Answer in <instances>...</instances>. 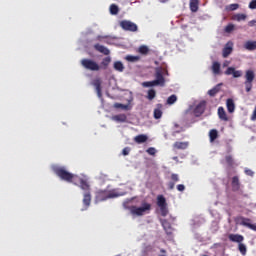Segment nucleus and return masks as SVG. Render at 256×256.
Wrapping results in <instances>:
<instances>
[{"mask_svg":"<svg viewBox=\"0 0 256 256\" xmlns=\"http://www.w3.org/2000/svg\"><path fill=\"white\" fill-rule=\"evenodd\" d=\"M80 189L84 191L83 195V205L85 209H87L91 205V186L89 185V182H87L86 179L80 178Z\"/></svg>","mask_w":256,"mask_h":256,"instance_id":"nucleus-1","label":"nucleus"},{"mask_svg":"<svg viewBox=\"0 0 256 256\" xmlns=\"http://www.w3.org/2000/svg\"><path fill=\"white\" fill-rule=\"evenodd\" d=\"M54 173L62 179V181H66L67 183H73V179H75V175L67 171L63 167L54 168Z\"/></svg>","mask_w":256,"mask_h":256,"instance_id":"nucleus-2","label":"nucleus"},{"mask_svg":"<svg viewBox=\"0 0 256 256\" xmlns=\"http://www.w3.org/2000/svg\"><path fill=\"white\" fill-rule=\"evenodd\" d=\"M80 63L87 71H101V66L93 59L84 58Z\"/></svg>","mask_w":256,"mask_h":256,"instance_id":"nucleus-3","label":"nucleus"},{"mask_svg":"<svg viewBox=\"0 0 256 256\" xmlns=\"http://www.w3.org/2000/svg\"><path fill=\"white\" fill-rule=\"evenodd\" d=\"M244 79L246 93H250L253 89V81H255V72L253 70H246Z\"/></svg>","mask_w":256,"mask_h":256,"instance_id":"nucleus-4","label":"nucleus"},{"mask_svg":"<svg viewBox=\"0 0 256 256\" xmlns=\"http://www.w3.org/2000/svg\"><path fill=\"white\" fill-rule=\"evenodd\" d=\"M119 194L109 190H99L96 194L97 201H107V199H115Z\"/></svg>","mask_w":256,"mask_h":256,"instance_id":"nucleus-5","label":"nucleus"},{"mask_svg":"<svg viewBox=\"0 0 256 256\" xmlns=\"http://www.w3.org/2000/svg\"><path fill=\"white\" fill-rule=\"evenodd\" d=\"M147 211H151V204L149 203H144L141 207H137V206L130 207V213L132 215H137L138 217H141V215H145Z\"/></svg>","mask_w":256,"mask_h":256,"instance_id":"nucleus-6","label":"nucleus"},{"mask_svg":"<svg viewBox=\"0 0 256 256\" xmlns=\"http://www.w3.org/2000/svg\"><path fill=\"white\" fill-rule=\"evenodd\" d=\"M157 205L160 208V213L162 217H167L169 209L167 208V200L163 195L157 197Z\"/></svg>","mask_w":256,"mask_h":256,"instance_id":"nucleus-7","label":"nucleus"},{"mask_svg":"<svg viewBox=\"0 0 256 256\" xmlns=\"http://www.w3.org/2000/svg\"><path fill=\"white\" fill-rule=\"evenodd\" d=\"M120 27L123 29V31H130L131 33H135L139 29L137 24L129 20H122L120 22Z\"/></svg>","mask_w":256,"mask_h":256,"instance_id":"nucleus-8","label":"nucleus"},{"mask_svg":"<svg viewBox=\"0 0 256 256\" xmlns=\"http://www.w3.org/2000/svg\"><path fill=\"white\" fill-rule=\"evenodd\" d=\"M236 223H238V225H242L243 227H247L248 229H251L252 231H256V224H251V219H249V218L240 216L236 219Z\"/></svg>","mask_w":256,"mask_h":256,"instance_id":"nucleus-9","label":"nucleus"},{"mask_svg":"<svg viewBox=\"0 0 256 256\" xmlns=\"http://www.w3.org/2000/svg\"><path fill=\"white\" fill-rule=\"evenodd\" d=\"M155 81L160 87H165V77H163V68L155 69Z\"/></svg>","mask_w":256,"mask_h":256,"instance_id":"nucleus-10","label":"nucleus"},{"mask_svg":"<svg viewBox=\"0 0 256 256\" xmlns=\"http://www.w3.org/2000/svg\"><path fill=\"white\" fill-rule=\"evenodd\" d=\"M206 107H207V102L205 100H203L199 104H197L194 109L195 117H201V115L205 113Z\"/></svg>","mask_w":256,"mask_h":256,"instance_id":"nucleus-11","label":"nucleus"},{"mask_svg":"<svg viewBox=\"0 0 256 256\" xmlns=\"http://www.w3.org/2000/svg\"><path fill=\"white\" fill-rule=\"evenodd\" d=\"M225 75H233L235 79L239 77H243V71L241 70H235L233 67H228L227 70L225 71Z\"/></svg>","mask_w":256,"mask_h":256,"instance_id":"nucleus-12","label":"nucleus"},{"mask_svg":"<svg viewBox=\"0 0 256 256\" xmlns=\"http://www.w3.org/2000/svg\"><path fill=\"white\" fill-rule=\"evenodd\" d=\"M228 239L232 243H238V245L241 244L242 241H245V237L241 234H229Z\"/></svg>","mask_w":256,"mask_h":256,"instance_id":"nucleus-13","label":"nucleus"},{"mask_svg":"<svg viewBox=\"0 0 256 256\" xmlns=\"http://www.w3.org/2000/svg\"><path fill=\"white\" fill-rule=\"evenodd\" d=\"M170 179L171 181L167 185L168 189L173 191L175 189V183H179V174H171Z\"/></svg>","mask_w":256,"mask_h":256,"instance_id":"nucleus-14","label":"nucleus"},{"mask_svg":"<svg viewBox=\"0 0 256 256\" xmlns=\"http://www.w3.org/2000/svg\"><path fill=\"white\" fill-rule=\"evenodd\" d=\"M218 117L220 121H229V116H227V112L223 106L218 108Z\"/></svg>","mask_w":256,"mask_h":256,"instance_id":"nucleus-15","label":"nucleus"},{"mask_svg":"<svg viewBox=\"0 0 256 256\" xmlns=\"http://www.w3.org/2000/svg\"><path fill=\"white\" fill-rule=\"evenodd\" d=\"M163 117V104H157L154 109V119H161Z\"/></svg>","mask_w":256,"mask_h":256,"instance_id":"nucleus-16","label":"nucleus"},{"mask_svg":"<svg viewBox=\"0 0 256 256\" xmlns=\"http://www.w3.org/2000/svg\"><path fill=\"white\" fill-rule=\"evenodd\" d=\"M232 191H239L241 189V182H239V176L232 177Z\"/></svg>","mask_w":256,"mask_h":256,"instance_id":"nucleus-17","label":"nucleus"},{"mask_svg":"<svg viewBox=\"0 0 256 256\" xmlns=\"http://www.w3.org/2000/svg\"><path fill=\"white\" fill-rule=\"evenodd\" d=\"M94 49L98 51L99 53H102L103 55H109L111 53L110 50H108L107 47L101 45V44H95Z\"/></svg>","mask_w":256,"mask_h":256,"instance_id":"nucleus-18","label":"nucleus"},{"mask_svg":"<svg viewBox=\"0 0 256 256\" xmlns=\"http://www.w3.org/2000/svg\"><path fill=\"white\" fill-rule=\"evenodd\" d=\"M226 107H227L228 113H235V102L233 101V99L231 98L227 99Z\"/></svg>","mask_w":256,"mask_h":256,"instance_id":"nucleus-19","label":"nucleus"},{"mask_svg":"<svg viewBox=\"0 0 256 256\" xmlns=\"http://www.w3.org/2000/svg\"><path fill=\"white\" fill-rule=\"evenodd\" d=\"M189 147V142H175L173 144V149L185 150Z\"/></svg>","mask_w":256,"mask_h":256,"instance_id":"nucleus-20","label":"nucleus"},{"mask_svg":"<svg viewBox=\"0 0 256 256\" xmlns=\"http://www.w3.org/2000/svg\"><path fill=\"white\" fill-rule=\"evenodd\" d=\"M113 121L117 123H126L127 122V115L125 114H118L112 117Z\"/></svg>","mask_w":256,"mask_h":256,"instance_id":"nucleus-21","label":"nucleus"},{"mask_svg":"<svg viewBox=\"0 0 256 256\" xmlns=\"http://www.w3.org/2000/svg\"><path fill=\"white\" fill-rule=\"evenodd\" d=\"M147 139H149V137H147V135L140 134L134 138V141H135V143H138V145H141V143H147Z\"/></svg>","mask_w":256,"mask_h":256,"instance_id":"nucleus-22","label":"nucleus"},{"mask_svg":"<svg viewBox=\"0 0 256 256\" xmlns=\"http://www.w3.org/2000/svg\"><path fill=\"white\" fill-rule=\"evenodd\" d=\"M190 11H192V13L199 11V0H190Z\"/></svg>","mask_w":256,"mask_h":256,"instance_id":"nucleus-23","label":"nucleus"},{"mask_svg":"<svg viewBox=\"0 0 256 256\" xmlns=\"http://www.w3.org/2000/svg\"><path fill=\"white\" fill-rule=\"evenodd\" d=\"M92 85L95 87L98 97H101V79H95Z\"/></svg>","mask_w":256,"mask_h":256,"instance_id":"nucleus-24","label":"nucleus"},{"mask_svg":"<svg viewBox=\"0 0 256 256\" xmlns=\"http://www.w3.org/2000/svg\"><path fill=\"white\" fill-rule=\"evenodd\" d=\"M245 49H247V51H255L256 50V41H247L244 44Z\"/></svg>","mask_w":256,"mask_h":256,"instance_id":"nucleus-25","label":"nucleus"},{"mask_svg":"<svg viewBox=\"0 0 256 256\" xmlns=\"http://www.w3.org/2000/svg\"><path fill=\"white\" fill-rule=\"evenodd\" d=\"M111 64V58L105 57L102 59L101 64H100V69H107V67H109V65Z\"/></svg>","mask_w":256,"mask_h":256,"instance_id":"nucleus-26","label":"nucleus"},{"mask_svg":"<svg viewBox=\"0 0 256 256\" xmlns=\"http://www.w3.org/2000/svg\"><path fill=\"white\" fill-rule=\"evenodd\" d=\"M114 69H115V71H118L119 73H123V71H125V66L123 65V62L116 61V62H114Z\"/></svg>","mask_w":256,"mask_h":256,"instance_id":"nucleus-27","label":"nucleus"},{"mask_svg":"<svg viewBox=\"0 0 256 256\" xmlns=\"http://www.w3.org/2000/svg\"><path fill=\"white\" fill-rule=\"evenodd\" d=\"M219 91H221V84H218L214 88L210 89L208 91V95L210 97H215V95H217V93H219Z\"/></svg>","mask_w":256,"mask_h":256,"instance_id":"nucleus-28","label":"nucleus"},{"mask_svg":"<svg viewBox=\"0 0 256 256\" xmlns=\"http://www.w3.org/2000/svg\"><path fill=\"white\" fill-rule=\"evenodd\" d=\"M212 72L214 75H219V73H221V64L219 62H213Z\"/></svg>","mask_w":256,"mask_h":256,"instance_id":"nucleus-29","label":"nucleus"},{"mask_svg":"<svg viewBox=\"0 0 256 256\" xmlns=\"http://www.w3.org/2000/svg\"><path fill=\"white\" fill-rule=\"evenodd\" d=\"M138 53H140V55H149V47L147 45H141L138 48Z\"/></svg>","mask_w":256,"mask_h":256,"instance_id":"nucleus-30","label":"nucleus"},{"mask_svg":"<svg viewBox=\"0 0 256 256\" xmlns=\"http://www.w3.org/2000/svg\"><path fill=\"white\" fill-rule=\"evenodd\" d=\"M210 142L213 143L217 137H219V132L215 129L210 130L209 132Z\"/></svg>","mask_w":256,"mask_h":256,"instance_id":"nucleus-31","label":"nucleus"},{"mask_svg":"<svg viewBox=\"0 0 256 256\" xmlns=\"http://www.w3.org/2000/svg\"><path fill=\"white\" fill-rule=\"evenodd\" d=\"M109 9L112 15H119V6L116 4H111Z\"/></svg>","mask_w":256,"mask_h":256,"instance_id":"nucleus-32","label":"nucleus"},{"mask_svg":"<svg viewBox=\"0 0 256 256\" xmlns=\"http://www.w3.org/2000/svg\"><path fill=\"white\" fill-rule=\"evenodd\" d=\"M232 19L234 20V21H245V19H247V15H245V14H235L233 17H232Z\"/></svg>","mask_w":256,"mask_h":256,"instance_id":"nucleus-33","label":"nucleus"},{"mask_svg":"<svg viewBox=\"0 0 256 256\" xmlns=\"http://www.w3.org/2000/svg\"><path fill=\"white\" fill-rule=\"evenodd\" d=\"M232 51H233V48H232V47H225V48L223 49V52H222L223 57H224V58L229 57V55H231Z\"/></svg>","mask_w":256,"mask_h":256,"instance_id":"nucleus-34","label":"nucleus"},{"mask_svg":"<svg viewBox=\"0 0 256 256\" xmlns=\"http://www.w3.org/2000/svg\"><path fill=\"white\" fill-rule=\"evenodd\" d=\"M225 9L226 11H237V9H239V4L234 3V4L227 5Z\"/></svg>","mask_w":256,"mask_h":256,"instance_id":"nucleus-35","label":"nucleus"},{"mask_svg":"<svg viewBox=\"0 0 256 256\" xmlns=\"http://www.w3.org/2000/svg\"><path fill=\"white\" fill-rule=\"evenodd\" d=\"M177 102V95L172 94L170 97L167 99V105H173L174 103Z\"/></svg>","mask_w":256,"mask_h":256,"instance_id":"nucleus-36","label":"nucleus"},{"mask_svg":"<svg viewBox=\"0 0 256 256\" xmlns=\"http://www.w3.org/2000/svg\"><path fill=\"white\" fill-rule=\"evenodd\" d=\"M238 249L241 255H247V246H245V244H242V242L238 244Z\"/></svg>","mask_w":256,"mask_h":256,"instance_id":"nucleus-37","label":"nucleus"},{"mask_svg":"<svg viewBox=\"0 0 256 256\" xmlns=\"http://www.w3.org/2000/svg\"><path fill=\"white\" fill-rule=\"evenodd\" d=\"M156 95H157V92H155L154 89H150L148 91L147 99H149V101H153V99H155Z\"/></svg>","mask_w":256,"mask_h":256,"instance_id":"nucleus-38","label":"nucleus"},{"mask_svg":"<svg viewBox=\"0 0 256 256\" xmlns=\"http://www.w3.org/2000/svg\"><path fill=\"white\" fill-rule=\"evenodd\" d=\"M142 85L143 87H156L159 84L156 83V80H153V81L143 82Z\"/></svg>","mask_w":256,"mask_h":256,"instance_id":"nucleus-39","label":"nucleus"},{"mask_svg":"<svg viewBox=\"0 0 256 256\" xmlns=\"http://www.w3.org/2000/svg\"><path fill=\"white\" fill-rule=\"evenodd\" d=\"M162 227H164L166 233H168V234L171 233V232H169V230L171 229V224L169 223V221L164 220L162 222Z\"/></svg>","mask_w":256,"mask_h":256,"instance_id":"nucleus-40","label":"nucleus"},{"mask_svg":"<svg viewBox=\"0 0 256 256\" xmlns=\"http://www.w3.org/2000/svg\"><path fill=\"white\" fill-rule=\"evenodd\" d=\"M139 56H126V61H129L130 63H135L136 61H139Z\"/></svg>","mask_w":256,"mask_h":256,"instance_id":"nucleus-41","label":"nucleus"},{"mask_svg":"<svg viewBox=\"0 0 256 256\" xmlns=\"http://www.w3.org/2000/svg\"><path fill=\"white\" fill-rule=\"evenodd\" d=\"M225 161H226V163H227V165H228L229 167H233V163H234V161H233V156L227 155V156L225 157Z\"/></svg>","mask_w":256,"mask_h":256,"instance_id":"nucleus-42","label":"nucleus"},{"mask_svg":"<svg viewBox=\"0 0 256 256\" xmlns=\"http://www.w3.org/2000/svg\"><path fill=\"white\" fill-rule=\"evenodd\" d=\"M235 30V25L233 24H228L226 27H225V32L226 33H231V31H234Z\"/></svg>","mask_w":256,"mask_h":256,"instance_id":"nucleus-43","label":"nucleus"},{"mask_svg":"<svg viewBox=\"0 0 256 256\" xmlns=\"http://www.w3.org/2000/svg\"><path fill=\"white\" fill-rule=\"evenodd\" d=\"M244 173L245 175H248V177H253L255 175V172L249 168H245Z\"/></svg>","mask_w":256,"mask_h":256,"instance_id":"nucleus-44","label":"nucleus"},{"mask_svg":"<svg viewBox=\"0 0 256 256\" xmlns=\"http://www.w3.org/2000/svg\"><path fill=\"white\" fill-rule=\"evenodd\" d=\"M146 153H148V155H155V153H157V150L154 147H150L146 150Z\"/></svg>","mask_w":256,"mask_h":256,"instance_id":"nucleus-45","label":"nucleus"},{"mask_svg":"<svg viewBox=\"0 0 256 256\" xmlns=\"http://www.w3.org/2000/svg\"><path fill=\"white\" fill-rule=\"evenodd\" d=\"M114 107H115L116 109H127V106H125V105H123V104H121V103H115V104H114Z\"/></svg>","mask_w":256,"mask_h":256,"instance_id":"nucleus-46","label":"nucleus"},{"mask_svg":"<svg viewBox=\"0 0 256 256\" xmlns=\"http://www.w3.org/2000/svg\"><path fill=\"white\" fill-rule=\"evenodd\" d=\"M130 152H131V148L125 147V148L122 150V155L127 156V155H129Z\"/></svg>","mask_w":256,"mask_h":256,"instance_id":"nucleus-47","label":"nucleus"},{"mask_svg":"<svg viewBox=\"0 0 256 256\" xmlns=\"http://www.w3.org/2000/svg\"><path fill=\"white\" fill-rule=\"evenodd\" d=\"M176 189H177V191H180L181 193H183V191H185V185H183V184H178V185L176 186Z\"/></svg>","mask_w":256,"mask_h":256,"instance_id":"nucleus-48","label":"nucleus"},{"mask_svg":"<svg viewBox=\"0 0 256 256\" xmlns=\"http://www.w3.org/2000/svg\"><path fill=\"white\" fill-rule=\"evenodd\" d=\"M249 9H256V0H252L249 3Z\"/></svg>","mask_w":256,"mask_h":256,"instance_id":"nucleus-49","label":"nucleus"},{"mask_svg":"<svg viewBox=\"0 0 256 256\" xmlns=\"http://www.w3.org/2000/svg\"><path fill=\"white\" fill-rule=\"evenodd\" d=\"M249 27H255L256 26V20H251L248 22Z\"/></svg>","mask_w":256,"mask_h":256,"instance_id":"nucleus-50","label":"nucleus"},{"mask_svg":"<svg viewBox=\"0 0 256 256\" xmlns=\"http://www.w3.org/2000/svg\"><path fill=\"white\" fill-rule=\"evenodd\" d=\"M163 70V75H169V71L167 70V68H162Z\"/></svg>","mask_w":256,"mask_h":256,"instance_id":"nucleus-51","label":"nucleus"},{"mask_svg":"<svg viewBox=\"0 0 256 256\" xmlns=\"http://www.w3.org/2000/svg\"><path fill=\"white\" fill-rule=\"evenodd\" d=\"M160 253H163V254L165 255V253H167V250L161 249V250H160Z\"/></svg>","mask_w":256,"mask_h":256,"instance_id":"nucleus-52","label":"nucleus"},{"mask_svg":"<svg viewBox=\"0 0 256 256\" xmlns=\"http://www.w3.org/2000/svg\"><path fill=\"white\" fill-rule=\"evenodd\" d=\"M159 256H166L165 254H160Z\"/></svg>","mask_w":256,"mask_h":256,"instance_id":"nucleus-53","label":"nucleus"}]
</instances>
